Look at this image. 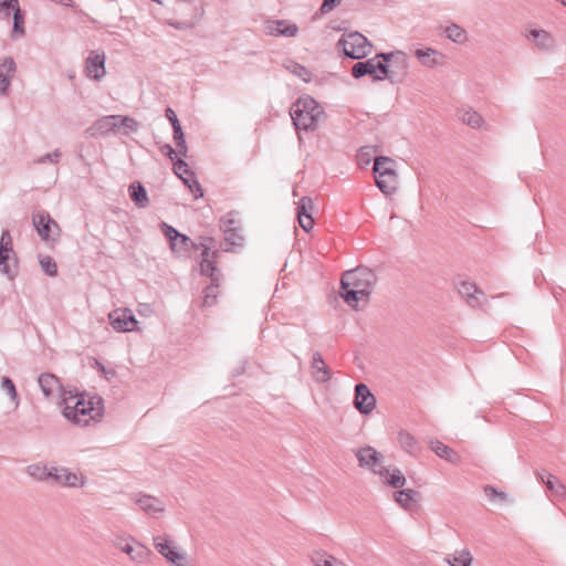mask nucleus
Wrapping results in <instances>:
<instances>
[{"label": "nucleus", "instance_id": "obj_1", "mask_svg": "<svg viewBox=\"0 0 566 566\" xmlns=\"http://www.w3.org/2000/svg\"><path fill=\"white\" fill-rule=\"evenodd\" d=\"M375 274L367 268H357L347 271L342 277V297L353 308L360 310L367 306Z\"/></svg>", "mask_w": 566, "mask_h": 566}, {"label": "nucleus", "instance_id": "obj_2", "mask_svg": "<svg viewBox=\"0 0 566 566\" xmlns=\"http://www.w3.org/2000/svg\"><path fill=\"white\" fill-rule=\"evenodd\" d=\"M63 416L78 426H88L103 417L102 399L85 394H66L63 397Z\"/></svg>", "mask_w": 566, "mask_h": 566}, {"label": "nucleus", "instance_id": "obj_3", "mask_svg": "<svg viewBox=\"0 0 566 566\" xmlns=\"http://www.w3.org/2000/svg\"><path fill=\"white\" fill-rule=\"evenodd\" d=\"M381 60H368L366 62H358L352 69L354 77L359 78L366 74L373 75L376 80L385 77L392 78L398 72L394 66H400L405 72L408 69V57L402 52L378 55Z\"/></svg>", "mask_w": 566, "mask_h": 566}, {"label": "nucleus", "instance_id": "obj_4", "mask_svg": "<svg viewBox=\"0 0 566 566\" xmlns=\"http://www.w3.org/2000/svg\"><path fill=\"white\" fill-rule=\"evenodd\" d=\"M375 182L381 192L391 195L398 189L396 163L389 157H377L374 163Z\"/></svg>", "mask_w": 566, "mask_h": 566}, {"label": "nucleus", "instance_id": "obj_5", "mask_svg": "<svg viewBox=\"0 0 566 566\" xmlns=\"http://www.w3.org/2000/svg\"><path fill=\"white\" fill-rule=\"evenodd\" d=\"M317 103L314 98L305 96L300 98L293 108L292 119L298 132L315 130L317 124Z\"/></svg>", "mask_w": 566, "mask_h": 566}, {"label": "nucleus", "instance_id": "obj_6", "mask_svg": "<svg viewBox=\"0 0 566 566\" xmlns=\"http://www.w3.org/2000/svg\"><path fill=\"white\" fill-rule=\"evenodd\" d=\"M155 549L171 566H190V558L174 539L167 535H158L153 539Z\"/></svg>", "mask_w": 566, "mask_h": 566}, {"label": "nucleus", "instance_id": "obj_7", "mask_svg": "<svg viewBox=\"0 0 566 566\" xmlns=\"http://www.w3.org/2000/svg\"><path fill=\"white\" fill-rule=\"evenodd\" d=\"M338 44L345 55L356 60L367 56L373 51V44L359 32L344 34Z\"/></svg>", "mask_w": 566, "mask_h": 566}, {"label": "nucleus", "instance_id": "obj_8", "mask_svg": "<svg viewBox=\"0 0 566 566\" xmlns=\"http://www.w3.org/2000/svg\"><path fill=\"white\" fill-rule=\"evenodd\" d=\"M115 545L134 563L143 564L148 562L151 557V551L146 545L137 542L133 537H118L115 542Z\"/></svg>", "mask_w": 566, "mask_h": 566}, {"label": "nucleus", "instance_id": "obj_9", "mask_svg": "<svg viewBox=\"0 0 566 566\" xmlns=\"http://www.w3.org/2000/svg\"><path fill=\"white\" fill-rule=\"evenodd\" d=\"M112 327L119 333L133 332L138 327V321L128 308H116L108 314Z\"/></svg>", "mask_w": 566, "mask_h": 566}, {"label": "nucleus", "instance_id": "obj_10", "mask_svg": "<svg viewBox=\"0 0 566 566\" xmlns=\"http://www.w3.org/2000/svg\"><path fill=\"white\" fill-rule=\"evenodd\" d=\"M53 480L67 488H83L86 483V476L82 472L63 467H53Z\"/></svg>", "mask_w": 566, "mask_h": 566}, {"label": "nucleus", "instance_id": "obj_11", "mask_svg": "<svg viewBox=\"0 0 566 566\" xmlns=\"http://www.w3.org/2000/svg\"><path fill=\"white\" fill-rule=\"evenodd\" d=\"M15 266L12 238L9 231H3L0 239V271L9 274Z\"/></svg>", "mask_w": 566, "mask_h": 566}, {"label": "nucleus", "instance_id": "obj_12", "mask_svg": "<svg viewBox=\"0 0 566 566\" xmlns=\"http://www.w3.org/2000/svg\"><path fill=\"white\" fill-rule=\"evenodd\" d=\"M33 224L43 240L54 239L59 235V224L45 212L34 213Z\"/></svg>", "mask_w": 566, "mask_h": 566}, {"label": "nucleus", "instance_id": "obj_13", "mask_svg": "<svg viewBox=\"0 0 566 566\" xmlns=\"http://www.w3.org/2000/svg\"><path fill=\"white\" fill-rule=\"evenodd\" d=\"M457 290L471 307L482 304L484 293L474 282L462 280L457 284Z\"/></svg>", "mask_w": 566, "mask_h": 566}, {"label": "nucleus", "instance_id": "obj_14", "mask_svg": "<svg viewBox=\"0 0 566 566\" xmlns=\"http://www.w3.org/2000/svg\"><path fill=\"white\" fill-rule=\"evenodd\" d=\"M354 405L361 413L367 415L374 410L376 399L366 385L358 384L356 386Z\"/></svg>", "mask_w": 566, "mask_h": 566}, {"label": "nucleus", "instance_id": "obj_15", "mask_svg": "<svg viewBox=\"0 0 566 566\" xmlns=\"http://www.w3.org/2000/svg\"><path fill=\"white\" fill-rule=\"evenodd\" d=\"M356 458L360 467L367 468L377 473L381 465L382 457L371 447H364L357 450Z\"/></svg>", "mask_w": 566, "mask_h": 566}, {"label": "nucleus", "instance_id": "obj_16", "mask_svg": "<svg viewBox=\"0 0 566 566\" xmlns=\"http://www.w3.org/2000/svg\"><path fill=\"white\" fill-rule=\"evenodd\" d=\"M163 231L169 240L170 248L174 252L184 253L190 249L192 242L187 235L179 233L176 229L166 223L163 224Z\"/></svg>", "mask_w": 566, "mask_h": 566}, {"label": "nucleus", "instance_id": "obj_17", "mask_svg": "<svg viewBox=\"0 0 566 566\" xmlns=\"http://www.w3.org/2000/svg\"><path fill=\"white\" fill-rule=\"evenodd\" d=\"M413 55L423 66L427 67H436L439 65H443L446 62V56L441 52L432 48L416 49Z\"/></svg>", "mask_w": 566, "mask_h": 566}, {"label": "nucleus", "instance_id": "obj_18", "mask_svg": "<svg viewBox=\"0 0 566 566\" xmlns=\"http://www.w3.org/2000/svg\"><path fill=\"white\" fill-rule=\"evenodd\" d=\"M264 32L272 36H294L297 32V27L285 20H269L264 24Z\"/></svg>", "mask_w": 566, "mask_h": 566}, {"label": "nucleus", "instance_id": "obj_19", "mask_svg": "<svg viewBox=\"0 0 566 566\" xmlns=\"http://www.w3.org/2000/svg\"><path fill=\"white\" fill-rule=\"evenodd\" d=\"M105 54L92 52L86 59L85 72L88 77L99 80L105 75Z\"/></svg>", "mask_w": 566, "mask_h": 566}, {"label": "nucleus", "instance_id": "obj_20", "mask_svg": "<svg viewBox=\"0 0 566 566\" xmlns=\"http://www.w3.org/2000/svg\"><path fill=\"white\" fill-rule=\"evenodd\" d=\"M135 503L142 511L151 516H157L165 511L163 501L151 495H138Z\"/></svg>", "mask_w": 566, "mask_h": 566}, {"label": "nucleus", "instance_id": "obj_21", "mask_svg": "<svg viewBox=\"0 0 566 566\" xmlns=\"http://www.w3.org/2000/svg\"><path fill=\"white\" fill-rule=\"evenodd\" d=\"M430 449L440 458L447 460L452 464H458L461 461L460 454L439 440H432L430 442Z\"/></svg>", "mask_w": 566, "mask_h": 566}, {"label": "nucleus", "instance_id": "obj_22", "mask_svg": "<svg viewBox=\"0 0 566 566\" xmlns=\"http://www.w3.org/2000/svg\"><path fill=\"white\" fill-rule=\"evenodd\" d=\"M444 562L449 566H473L474 557L468 548H461L448 554Z\"/></svg>", "mask_w": 566, "mask_h": 566}, {"label": "nucleus", "instance_id": "obj_23", "mask_svg": "<svg viewBox=\"0 0 566 566\" xmlns=\"http://www.w3.org/2000/svg\"><path fill=\"white\" fill-rule=\"evenodd\" d=\"M377 474H379L382 478L385 483L392 488H402L406 483V478L403 476L401 471L396 468L381 467Z\"/></svg>", "mask_w": 566, "mask_h": 566}, {"label": "nucleus", "instance_id": "obj_24", "mask_svg": "<svg viewBox=\"0 0 566 566\" xmlns=\"http://www.w3.org/2000/svg\"><path fill=\"white\" fill-rule=\"evenodd\" d=\"M15 72V63L12 59H4L0 63V92L4 93L10 86V81Z\"/></svg>", "mask_w": 566, "mask_h": 566}, {"label": "nucleus", "instance_id": "obj_25", "mask_svg": "<svg viewBox=\"0 0 566 566\" xmlns=\"http://www.w3.org/2000/svg\"><path fill=\"white\" fill-rule=\"evenodd\" d=\"M526 38L533 41L539 49L548 50L553 46V38L545 30L531 29Z\"/></svg>", "mask_w": 566, "mask_h": 566}, {"label": "nucleus", "instance_id": "obj_26", "mask_svg": "<svg viewBox=\"0 0 566 566\" xmlns=\"http://www.w3.org/2000/svg\"><path fill=\"white\" fill-rule=\"evenodd\" d=\"M457 116L463 124L472 128H480L484 124L482 116L472 108H461Z\"/></svg>", "mask_w": 566, "mask_h": 566}, {"label": "nucleus", "instance_id": "obj_27", "mask_svg": "<svg viewBox=\"0 0 566 566\" xmlns=\"http://www.w3.org/2000/svg\"><path fill=\"white\" fill-rule=\"evenodd\" d=\"M39 385L45 397L53 396L60 391V381L51 374L41 375L39 377Z\"/></svg>", "mask_w": 566, "mask_h": 566}, {"label": "nucleus", "instance_id": "obj_28", "mask_svg": "<svg viewBox=\"0 0 566 566\" xmlns=\"http://www.w3.org/2000/svg\"><path fill=\"white\" fill-rule=\"evenodd\" d=\"M27 471L30 476L43 481L46 479L53 480V467L49 468L43 463H34L27 468Z\"/></svg>", "mask_w": 566, "mask_h": 566}, {"label": "nucleus", "instance_id": "obj_29", "mask_svg": "<svg viewBox=\"0 0 566 566\" xmlns=\"http://www.w3.org/2000/svg\"><path fill=\"white\" fill-rule=\"evenodd\" d=\"M418 493L415 490L407 489L395 493V501L403 509L413 507Z\"/></svg>", "mask_w": 566, "mask_h": 566}, {"label": "nucleus", "instance_id": "obj_30", "mask_svg": "<svg viewBox=\"0 0 566 566\" xmlns=\"http://www.w3.org/2000/svg\"><path fill=\"white\" fill-rule=\"evenodd\" d=\"M200 269L206 275L212 276L214 272V252H210L209 249H205L201 254Z\"/></svg>", "mask_w": 566, "mask_h": 566}, {"label": "nucleus", "instance_id": "obj_31", "mask_svg": "<svg viewBox=\"0 0 566 566\" xmlns=\"http://www.w3.org/2000/svg\"><path fill=\"white\" fill-rule=\"evenodd\" d=\"M297 219L300 222V226L306 231H311L314 227V219L311 214H307L305 212V198L302 199V205L298 208Z\"/></svg>", "mask_w": 566, "mask_h": 566}, {"label": "nucleus", "instance_id": "obj_32", "mask_svg": "<svg viewBox=\"0 0 566 566\" xmlns=\"http://www.w3.org/2000/svg\"><path fill=\"white\" fill-rule=\"evenodd\" d=\"M447 36L458 43H463L467 40L465 31L457 24H451L446 28Z\"/></svg>", "mask_w": 566, "mask_h": 566}, {"label": "nucleus", "instance_id": "obj_33", "mask_svg": "<svg viewBox=\"0 0 566 566\" xmlns=\"http://www.w3.org/2000/svg\"><path fill=\"white\" fill-rule=\"evenodd\" d=\"M19 6L18 0H0V19H8Z\"/></svg>", "mask_w": 566, "mask_h": 566}, {"label": "nucleus", "instance_id": "obj_34", "mask_svg": "<svg viewBox=\"0 0 566 566\" xmlns=\"http://www.w3.org/2000/svg\"><path fill=\"white\" fill-rule=\"evenodd\" d=\"M130 191L132 198L137 205L143 207L147 203V193L142 185H132Z\"/></svg>", "mask_w": 566, "mask_h": 566}, {"label": "nucleus", "instance_id": "obj_35", "mask_svg": "<svg viewBox=\"0 0 566 566\" xmlns=\"http://www.w3.org/2000/svg\"><path fill=\"white\" fill-rule=\"evenodd\" d=\"M118 116H106L96 123V128L101 132H107L118 127Z\"/></svg>", "mask_w": 566, "mask_h": 566}, {"label": "nucleus", "instance_id": "obj_36", "mask_svg": "<svg viewBox=\"0 0 566 566\" xmlns=\"http://www.w3.org/2000/svg\"><path fill=\"white\" fill-rule=\"evenodd\" d=\"M40 265L42 268V270L50 276H55L56 273H57V265L55 263V261L49 256V255H43L40 258Z\"/></svg>", "mask_w": 566, "mask_h": 566}, {"label": "nucleus", "instance_id": "obj_37", "mask_svg": "<svg viewBox=\"0 0 566 566\" xmlns=\"http://www.w3.org/2000/svg\"><path fill=\"white\" fill-rule=\"evenodd\" d=\"M12 15H13V34L22 35L24 33V15L20 9V6L18 7V11H14L12 13Z\"/></svg>", "mask_w": 566, "mask_h": 566}, {"label": "nucleus", "instance_id": "obj_38", "mask_svg": "<svg viewBox=\"0 0 566 566\" xmlns=\"http://www.w3.org/2000/svg\"><path fill=\"white\" fill-rule=\"evenodd\" d=\"M174 139L176 142L177 147L179 148V154L186 156L187 146L185 135L180 125H176V127L174 128Z\"/></svg>", "mask_w": 566, "mask_h": 566}, {"label": "nucleus", "instance_id": "obj_39", "mask_svg": "<svg viewBox=\"0 0 566 566\" xmlns=\"http://www.w3.org/2000/svg\"><path fill=\"white\" fill-rule=\"evenodd\" d=\"M184 184L189 188L195 199H199L203 196L202 188L193 176H190L189 178H184Z\"/></svg>", "mask_w": 566, "mask_h": 566}, {"label": "nucleus", "instance_id": "obj_40", "mask_svg": "<svg viewBox=\"0 0 566 566\" xmlns=\"http://www.w3.org/2000/svg\"><path fill=\"white\" fill-rule=\"evenodd\" d=\"M375 153L373 147H363L357 154V163L360 167H366L371 161V155Z\"/></svg>", "mask_w": 566, "mask_h": 566}, {"label": "nucleus", "instance_id": "obj_41", "mask_svg": "<svg viewBox=\"0 0 566 566\" xmlns=\"http://www.w3.org/2000/svg\"><path fill=\"white\" fill-rule=\"evenodd\" d=\"M174 172L184 181V178H189L190 176H193V174L189 170L188 165L181 160L178 159L174 164Z\"/></svg>", "mask_w": 566, "mask_h": 566}, {"label": "nucleus", "instance_id": "obj_42", "mask_svg": "<svg viewBox=\"0 0 566 566\" xmlns=\"http://www.w3.org/2000/svg\"><path fill=\"white\" fill-rule=\"evenodd\" d=\"M2 390L10 397L12 401H17L18 394L14 384L8 377H3L1 381Z\"/></svg>", "mask_w": 566, "mask_h": 566}, {"label": "nucleus", "instance_id": "obj_43", "mask_svg": "<svg viewBox=\"0 0 566 566\" xmlns=\"http://www.w3.org/2000/svg\"><path fill=\"white\" fill-rule=\"evenodd\" d=\"M217 294H218V286L213 285V284L209 285L205 290L203 305H206V306L212 305L217 298Z\"/></svg>", "mask_w": 566, "mask_h": 566}, {"label": "nucleus", "instance_id": "obj_44", "mask_svg": "<svg viewBox=\"0 0 566 566\" xmlns=\"http://www.w3.org/2000/svg\"><path fill=\"white\" fill-rule=\"evenodd\" d=\"M546 486L548 490L554 491L556 494H564L566 491V488L559 483L553 475H548L547 480L545 481Z\"/></svg>", "mask_w": 566, "mask_h": 566}, {"label": "nucleus", "instance_id": "obj_45", "mask_svg": "<svg viewBox=\"0 0 566 566\" xmlns=\"http://www.w3.org/2000/svg\"><path fill=\"white\" fill-rule=\"evenodd\" d=\"M399 441H400V444L407 450V451H412V449L415 448L416 446V440L415 438L407 433V432H402L399 434Z\"/></svg>", "mask_w": 566, "mask_h": 566}, {"label": "nucleus", "instance_id": "obj_46", "mask_svg": "<svg viewBox=\"0 0 566 566\" xmlns=\"http://www.w3.org/2000/svg\"><path fill=\"white\" fill-rule=\"evenodd\" d=\"M321 566H347L343 560L332 556L324 555Z\"/></svg>", "mask_w": 566, "mask_h": 566}, {"label": "nucleus", "instance_id": "obj_47", "mask_svg": "<svg viewBox=\"0 0 566 566\" xmlns=\"http://www.w3.org/2000/svg\"><path fill=\"white\" fill-rule=\"evenodd\" d=\"M118 126H124L129 130H136L138 123L132 117H119Z\"/></svg>", "mask_w": 566, "mask_h": 566}, {"label": "nucleus", "instance_id": "obj_48", "mask_svg": "<svg viewBox=\"0 0 566 566\" xmlns=\"http://www.w3.org/2000/svg\"><path fill=\"white\" fill-rule=\"evenodd\" d=\"M292 72L301 77L304 82H307L310 78V72L301 65H294Z\"/></svg>", "mask_w": 566, "mask_h": 566}, {"label": "nucleus", "instance_id": "obj_49", "mask_svg": "<svg viewBox=\"0 0 566 566\" xmlns=\"http://www.w3.org/2000/svg\"><path fill=\"white\" fill-rule=\"evenodd\" d=\"M342 0H324L321 4L322 12H328L340 4Z\"/></svg>", "mask_w": 566, "mask_h": 566}, {"label": "nucleus", "instance_id": "obj_50", "mask_svg": "<svg viewBox=\"0 0 566 566\" xmlns=\"http://www.w3.org/2000/svg\"><path fill=\"white\" fill-rule=\"evenodd\" d=\"M166 117L168 118V120L171 123L172 125V128L176 127V125H180L178 118H177V115L176 113L174 112V109L171 108H167L166 109Z\"/></svg>", "mask_w": 566, "mask_h": 566}, {"label": "nucleus", "instance_id": "obj_51", "mask_svg": "<svg viewBox=\"0 0 566 566\" xmlns=\"http://www.w3.org/2000/svg\"><path fill=\"white\" fill-rule=\"evenodd\" d=\"M484 492L485 494L490 497V499H493L495 496H500L502 500L505 499V495L503 493H499L495 489H493L492 486H486L484 489Z\"/></svg>", "mask_w": 566, "mask_h": 566}, {"label": "nucleus", "instance_id": "obj_52", "mask_svg": "<svg viewBox=\"0 0 566 566\" xmlns=\"http://www.w3.org/2000/svg\"><path fill=\"white\" fill-rule=\"evenodd\" d=\"M165 149H166V154L169 156V158L171 160H174L175 159V155H176V150L172 149L170 146H166Z\"/></svg>", "mask_w": 566, "mask_h": 566}, {"label": "nucleus", "instance_id": "obj_53", "mask_svg": "<svg viewBox=\"0 0 566 566\" xmlns=\"http://www.w3.org/2000/svg\"><path fill=\"white\" fill-rule=\"evenodd\" d=\"M60 3H63V4H69L71 2V0H59Z\"/></svg>", "mask_w": 566, "mask_h": 566}, {"label": "nucleus", "instance_id": "obj_54", "mask_svg": "<svg viewBox=\"0 0 566 566\" xmlns=\"http://www.w3.org/2000/svg\"><path fill=\"white\" fill-rule=\"evenodd\" d=\"M322 371H323V368L321 367V373H322ZM319 379H321V380H324L325 378L321 375V376H319Z\"/></svg>", "mask_w": 566, "mask_h": 566}, {"label": "nucleus", "instance_id": "obj_55", "mask_svg": "<svg viewBox=\"0 0 566 566\" xmlns=\"http://www.w3.org/2000/svg\"><path fill=\"white\" fill-rule=\"evenodd\" d=\"M563 4L566 6V0H562Z\"/></svg>", "mask_w": 566, "mask_h": 566}]
</instances>
